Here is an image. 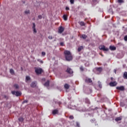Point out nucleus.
I'll return each mask as SVG.
<instances>
[{"mask_svg": "<svg viewBox=\"0 0 127 127\" xmlns=\"http://www.w3.org/2000/svg\"><path fill=\"white\" fill-rule=\"evenodd\" d=\"M65 9H66V10H69L70 8L68 7H66Z\"/></svg>", "mask_w": 127, "mask_h": 127, "instance_id": "49530a36", "label": "nucleus"}, {"mask_svg": "<svg viewBox=\"0 0 127 127\" xmlns=\"http://www.w3.org/2000/svg\"><path fill=\"white\" fill-rule=\"evenodd\" d=\"M25 14H29L30 13V10H28L24 11Z\"/></svg>", "mask_w": 127, "mask_h": 127, "instance_id": "a878e982", "label": "nucleus"}, {"mask_svg": "<svg viewBox=\"0 0 127 127\" xmlns=\"http://www.w3.org/2000/svg\"><path fill=\"white\" fill-rule=\"evenodd\" d=\"M109 48H110V50H112V51H115V50H116L117 49V48H116V47H115L114 46H110L109 47Z\"/></svg>", "mask_w": 127, "mask_h": 127, "instance_id": "9b49d317", "label": "nucleus"}, {"mask_svg": "<svg viewBox=\"0 0 127 127\" xmlns=\"http://www.w3.org/2000/svg\"><path fill=\"white\" fill-rule=\"evenodd\" d=\"M114 73H117V70H116V69L114 70Z\"/></svg>", "mask_w": 127, "mask_h": 127, "instance_id": "de8ad7c7", "label": "nucleus"}, {"mask_svg": "<svg viewBox=\"0 0 127 127\" xmlns=\"http://www.w3.org/2000/svg\"><path fill=\"white\" fill-rule=\"evenodd\" d=\"M35 27H36L35 23H33V27H32L33 29H35Z\"/></svg>", "mask_w": 127, "mask_h": 127, "instance_id": "4c0bfd02", "label": "nucleus"}, {"mask_svg": "<svg viewBox=\"0 0 127 127\" xmlns=\"http://www.w3.org/2000/svg\"><path fill=\"white\" fill-rule=\"evenodd\" d=\"M46 54L45 53V52H42V55L43 56H45Z\"/></svg>", "mask_w": 127, "mask_h": 127, "instance_id": "c03bdc74", "label": "nucleus"}, {"mask_svg": "<svg viewBox=\"0 0 127 127\" xmlns=\"http://www.w3.org/2000/svg\"><path fill=\"white\" fill-rule=\"evenodd\" d=\"M31 87L32 88H35L36 87V82L34 81L31 84Z\"/></svg>", "mask_w": 127, "mask_h": 127, "instance_id": "f8f14e48", "label": "nucleus"}, {"mask_svg": "<svg viewBox=\"0 0 127 127\" xmlns=\"http://www.w3.org/2000/svg\"><path fill=\"white\" fill-rule=\"evenodd\" d=\"M64 28H63L62 26H61L59 28V31H58L59 33H62V32L64 31Z\"/></svg>", "mask_w": 127, "mask_h": 127, "instance_id": "1a4fd4ad", "label": "nucleus"}, {"mask_svg": "<svg viewBox=\"0 0 127 127\" xmlns=\"http://www.w3.org/2000/svg\"><path fill=\"white\" fill-rule=\"evenodd\" d=\"M28 103V100H24L23 101L22 104H27Z\"/></svg>", "mask_w": 127, "mask_h": 127, "instance_id": "e433bc0d", "label": "nucleus"}, {"mask_svg": "<svg viewBox=\"0 0 127 127\" xmlns=\"http://www.w3.org/2000/svg\"><path fill=\"white\" fill-rule=\"evenodd\" d=\"M90 122L92 124H93V123H95V122H96V119H91Z\"/></svg>", "mask_w": 127, "mask_h": 127, "instance_id": "c756f323", "label": "nucleus"}, {"mask_svg": "<svg viewBox=\"0 0 127 127\" xmlns=\"http://www.w3.org/2000/svg\"><path fill=\"white\" fill-rule=\"evenodd\" d=\"M122 120H123V117L120 116L119 117H117L115 119L116 122L118 123L119 122L121 121Z\"/></svg>", "mask_w": 127, "mask_h": 127, "instance_id": "9d476101", "label": "nucleus"}, {"mask_svg": "<svg viewBox=\"0 0 127 127\" xmlns=\"http://www.w3.org/2000/svg\"><path fill=\"white\" fill-rule=\"evenodd\" d=\"M64 54L66 61H72L73 60V56H72L70 51L65 50Z\"/></svg>", "mask_w": 127, "mask_h": 127, "instance_id": "f257e3e1", "label": "nucleus"}, {"mask_svg": "<svg viewBox=\"0 0 127 127\" xmlns=\"http://www.w3.org/2000/svg\"><path fill=\"white\" fill-rule=\"evenodd\" d=\"M66 72H67L68 74H73V70L70 67H67L66 70Z\"/></svg>", "mask_w": 127, "mask_h": 127, "instance_id": "423d86ee", "label": "nucleus"}, {"mask_svg": "<svg viewBox=\"0 0 127 127\" xmlns=\"http://www.w3.org/2000/svg\"><path fill=\"white\" fill-rule=\"evenodd\" d=\"M79 69L81 72H84V66H82V65L80 66Z\"/></svg>", "mask_w": 127, "mask_h": 127, "instance_id": "bb28decb", "label": "nucleus"}, {"mask_svg": "<svg viewBox=\"0 0 127 127\" xmlns=\"http://www.w3.org/2000/svg\"><path fill=\"white\" fill-rule=\"evenodd\" d=\"M50 81L49 80H47V82H46L44 85L45 86V87H49V84H50Z\"/></svg>", "mask_w": 127, "mask_h": 127, "instance_id": "ddd939ff", "label": "nucleus"}, {"mask_svg": "<svg viewBox=\"0 0 127 127\" xmlns=\"http://www.w3.org/2000/svg\"><path fill=\"white\" fill-rule=\"evenodd\" d=\"M26 80L27 81H29V80H30V77H29V76H26Z\"/></svg>", "mask_w": 127, "mask_h": 127, "instance_id": "f704fd0d", "label": "nucleus"}, {"mask_svg": "<svg viewBox=\"0 0 127 127\" xmlns=\"http://www.w3.org/2000/svg\"><path fill=\"white\" fill-rule=\"evenodd\" d=\"M10 73L11 75H15V73H14V70L13 69H10Z\"/></svg>", "mask_w": 127, "mask_h": 127, "instance_id": "6ab92c4d", "label": "nucleus"}, {"mask_svg": "<svg viewBox=\"0 0 127 127\" xmlns=\"http://www.w3.org/2000/svg\"><path fill=\"white\" fill-rule=\"evenodd\" d=\"M98 83L99 88H102V83L101 82V81H98Z\"/></svg>", "mask_w": 127, "mask_h": 127, "instance_id": "cd10ccee", "label": "nucleus"}, {"mask_svg": "<svg viewBox=\"0 0 127 127\" xmlns=\"http://www.w3.org/2000/svg\"><path fill=\"white\" fill-rule=\"evenodd\" d=\"M3 98L4 99H6V100H7L8 99V96H7V95H4L3 96Z\"/></svg>", "mask_w": 127, "mask_h": 127, "instance_id": "c9c22d12", "label": "nucleus"}, {"mask_svg": "<svg viewBox=\"0 0 127 127\" xmlns=\"http://www.w3.org/2000/svg\"><path fill=\"white\" fill-rule=\"evenodd\" d=\"M85 102L86 104H88V105H90L91 104V102H90V100L87 98L85 99Z\"/></svg>", "mask_w": 127, "mask_h": 127, "instance_id": "f3484780", "label": "nucleus"}, {"mask_svg": "<svg viewBox=\"0 0 127 127\" xmlns=\"http://www.w3.org/2000/svg\"><path fill=\"white\" fill-rule=\"evenodd\" d=\"M87 37H88V36H87L85 34H83L80 37V38H83V39H86L87 38Z\"/></svg>", "mask_w": 127, "mask_h": 127, "instance_id": "4be33fe9", "label": "nucleus"}, {"mask_svg": "<svg viewBox=\"0 0 127 127\" xmlns=\"http://www.w3.org/2000/svg\"><path fill=\"white\" fill-rule=\"evenodd\" d=\"M76 127H80V124L78 122H76Z\"/></svg>", "mask_w": 127, "mask_h": 127, "instance_id": "a19ab883", "label": "nucleus"}, {"mask_svg": "<svg viewBox=\"0 0 127 127\" xmlns=\"http://www.w3.org/2000/svg\"><path fill=\"white\" fill-rule=\"evenodd\" d=\"M63 17L65 21L67 20L68 19V15L66 14L64 15Z\"/></svg>", "mask_w": 127, "mask_h": 127, "instance_id": "412c9836", "label": "nucleus"}, {"mask_svg": "<svg viewBox=\"0 0 127 127\" xmlns=\"http://www.w3.org/2000/svg\"><path fill=\"white\" fill-rule=\"evenodd\" d=\"M117 83L116 81H114V82H111L109 83V85L111 87H116V86L117 85Z\"/></svg>", "mask_w": 127, "mask_h": 127, "instance_id": "6e6552de", "label": "nucleus"}, {"mask_svg": "<svg viewBox=\"0 0 127 127\" xmlns=\"http://www.w3.org/2000/svg\"><path fill=\"white\" fill-rule=\"evenodd\" d=\"M111 80L112 81H113V80H114V78H113V77H111Z\"/></svg>", "mask_w": 127, "mask_h": 127, "instance_id": "09e8293b", "label": "nucleus"}, {"mask_svg": "<svg viewBox=\"0 0 127 127\" xmlns=\"http://www.w3.org/2000/svg\"><path fill=\"white\" fill-rule=\"evenodd\" d=\"M101 56H102V57H104V55H101Z\"/></svg>", "mask_w": 127, "mask_h": 127, "instance_id": "8fccbe9b", "label": "nucleus"}, {"mask_svg": "<svg viewBox=\"0 0 127 127\" xmlns=\"http://www.w3.org/2000/svg\"><path fill=\"white\" fill-rule=\"evenodd\" d=\"M85 83H88V84H93V81L91 78L86 77L85 79Z\"/></svg>", "mask_w": 127, "mask_h": 127, "instance_id": "39448f33", "label": "nucleus"}, {"mask_svg": "<svg viewBox=\"0 0 127 127\" xmlns=\"http://www.w3.org/2000/svg\"><path fill=\"white\" fill-rule=\"evenodd\" d=\"M124 40L125 41H127V35H126L125 37H124Z\"/></svg>", "mask_w": 127, "mask_h": 127, "instance_id": "79ce46f5", "label": "nucleus"}, {"mask_svg": "<svg viewBox=\"0 0 127 127\" xmlns=\"http://www.w3.org/2000/svg\"><path fill=\"white\" fill-rule=\"evenodd\" d=\"M96 71H98V72H100V73H101V72H102V71H103V68L102 67H97L96 68Z\"/></svg>", "mask_w": 127, "mask_h": 127, "instance_id": "a211bd4d", "label": "nucleus"}, {"mask_svg": "<svg viewBox=\"0 0 127 127\" xmlns=\"http://www.w3.org/2000/svg\"><path fill=\"white\" fill-rule=\"evenodd\" d=\"M123 77L124 78V79H127V72H124Z\"/></svg>", "mask_w": 127, "mask_h": 127, "instance_id": "b1692460", "label": "nucleus"}, {"mask_svg": "<svg viewBox=\"0 0 127 127\" xmlns=\"http://www.w3.org/2000/svg\"><path fill=\"white\" fill-rule=\"evenodd\" d=\"M18 121L19 122H21V123H22V122H23V121H24V119H23V118H22V117H20L18 118Z\"/></svg>", "mask_w": 127, "mask_h": 127, "instance_id": "393cba45", "label": "nucleus"}, {"mask_svg": "<svg viewBox=\"0 0 127 127\" xmlns=\"http://www.w3.org/2000/svg\"><path fill=\"white\" fill-rule=\"evenodd\" d=\"M100 50H103V51H109V48H106L104 45H100L99 47Z\"/></svg>", "mask_w": 127, "mask_h": 127, "instance_id": "20e7f679", "label": "nucleus"}, {"mask_svg": "<svg viewBox=\"0 0 127 127\" xmlns=\"http://www.w3.org/2000/svg\"><path fill=\"white\" fill-rule=\"evenodd\" d=\"M68 118L69 120H74V116H73V115L69 116Z\"/></svg>", "mask_w": 127, "mask_h": 127, "instance_id": "c85d7f7f", "label": "nucleus"}, {"mask_svg": "<svg viewBox=\"0 0 127 127\" xmlns=\"http://www.w3.org/2000/svg\"><path fill=\"white\" fill-rule=\"evenodd\" d=\"M118 1L119 3H123V2H124V0H118Z\"/></svg>", "mask_w": 127, "mask_h": 127, "instance_id": "7c9ffc66", "label": "nucleus"}, {"mask_svg": "<svg viewBox=\"0 0 127 127\" xmlns=\"http://www.w3.org/2000/svg\"><path fill=\"white\" fill-rule=\"evenodd\" d=\"M60 45L61 46H64V42H61Z\"/></svg>", "mask_w": 127, "mask_h": 127, "instance_id": "37998d69", "label": "nucleus"}, {"mask_svg": "<svg viewBox=\"0 0 127 127\" xmlns=\"http://www.w3.org/2000/svg\"><path fill=\"white\" fill-rule=\"evenodd\" d=\"M117 90H119V91H125V86H117L116 87Z\"/></svg>", "mask_w": 127, "mask_h": 127, "instance_id": "0eeeda50", "label": "nucleus"}, {"mask_svg": "<svg viewBox=\"0 0 127 127\" xmlns=\"http://www.w3.org/2000/svg\"><path fill=\"white\" fill-rule=\"evenodd\" d=\"M74 1H75V0H70V2L71 4H73Z\"/></svg>", "mask_w": 127, "mask_h": 127, "instance_id": "473e14b6", "label": "nucleus"}, {"mask_svg": "<svg viewBox=\"0 0 127 127\" xmlns=\"http://www.w3.org/2000/svg\"><path fill=\"white\" fill-rule=\"evenodd\" d=\"M64 89H66V90H68L70 88V85L67 83H65L64 85Z\"/></svg>", "mask_w": 127, "mask_h": 127, "instance_id": "2eb2a0df", "label": "nucleus"}, {"mask_svg": "<svg viewBox=\"0 0 127 127\" xmlns=\"http://www.w3.org/2000/svg\"><path fill=\"white\" fill-rule=\"evenodd\" d=\"M37 61H38V62H40L41 64H43V61H41L40 59H38Z\"/></svg>", "mask_w": 127, "mask_h": 127, "instance_id": "72a5a7b5", "label": "nucleus"}, {"mask_svg": "<svg viewBox=\"0 0 127 127\" xmlns=\"http://www.w3.org/2000/svg\"><path fill=\"white\" fill-rule=\"evenodd\" d=\"M95 126H98V124H95Z\"/></svg>", "mask_w": 127, "mask_h": 127, "instance_id": "3c124183", "label": "nucleus"}, {"mask_svg": "<svg viewBox=\"0 0 127 127\" xmlns=\"http://www.w3.org/2000/svg\"><path fill=\"white\" fill-rule=\"evenodd\" d=\"M78 23L79 24L80 26H85V25H86V24L85 23V22L83 21L79 22Z\"/></svg>", "mask_w": 127, "mask_h": 127, "instance_id": "dca6fc26", "label": "nucleus"}, {"mask_svg": "<svg viewBox=\"0 0 127 127\" xmlns=\"http://www.w3.org/2000/svg\"><path fill=\"white\" fill-rule=\"evenodd\" d=\"M121 123H122V122H119V124H121Z\"/></svg>", "mask_w": 127, "mask_h": 127, "instance_id": "603ef678", "label": "nucleus"}, {"mask_svg": "<svg viewBox=\"0 0 127 127\" xmlns=\"http://www.w3.org/2000/svg\"><path fill=\"white\" fill-rule=\"evenodd\" d=\"M35 72L37 75H40L43 72V69L40 67H35Z\"/></svg>", "mask_w": 127, "mask_h": 127, "instance_id": "f03ea898", "label": "nucleus"}, {"mask_svg": "<svg viewBox=\"0 0 127 127\" xmlns=\"http://www.w3.org/2000/svg\"><path fill=\"white\" fill-rule=\"evenodd\" d=\"M120 106H121V107H125V103H124V102H121Z\"/></svg>", "mask_w": 127, "mask_h": 127, "instance_id": "2f4dec72", "label": "nucleus"}, {"mask_svg": "<svg viewBox=\"0 0 127 127\" xmlns=\"http://www.w3.org/2000/svg\"><path fill=\"white\" fill-rule=\"evenodd\" d=\"M13 87L15 88V90H18L19 89V85L17 84H15L13 85Z\"/></svg>", "mask_w": 127, "mask_h": 127, "instance_id": "4468645a", "label": "nucleus"}, {"mask_svg": "<svg viewBox=\"0 0 127 127\" xmlns=\"http://www.w3.org/2000/svg\"><path fill=\"white\" fill-rule=\"evenodd\" d=\"M38 17L39 19H42V15H38Z\"/></svg>", "mask_w": 127, "mask_h": 127, "instance_id": "58836bf2", "label": "nucleus"}, {"mask_svg": "<svg viewBox=\"0 0 127 127\" xmlns=\"http://www.w3.org/2000/svg\"><path fill=\"white\" fill-rule=\"evenodd\" d=\"M83 49H84V47H83V46H80L78 48L77 51L80 52L81 50H83Z\"/></svg>", "mask_w": 127, "mask_h": 127, "instance_id": "aec40b11", "label": "nucleus"}, {"mask_svg": "<svg viewBox=\"0 0 127 127\" xmlns=\"http://www.w3.org/2000/svg\"><path fill=\"white\" fill-rule=\"evenodd\" d=\"M11 93L12 94V95H14L15 96H16V97H20V96L22 95L21 92L18 91H12Z\"/></svg>", "mask_w": 127, "mask_h": 127, "instance_id": "7ed1b4c3", "label": "nucleus"}, {"mask_svg": "<svg viewBox=\"0 0 127 127\" xmlns=\"http://www.w3.org/2000/svg\"><path fill=\"white\" fill-rule=\"evenodd\" d=\"M49 39H53V38L52 37V36H49L48 37Z\"/></svg>", "mask_w": 127, "mask_h": 127, "instance_id": "a18cd8bd", "label": "nucleus"}, {"mask_svg": "<svg viewBox=\"0 0 127 127\" xmlns=\"http://www.w3.org/2000/svg\"><path fill=\"white\" fill-rule=\"evenodd\" d=\"M33 29V33H36L37 32V31L36 30V29Z\"/></svg>", "mask_w": 127, "mask_h": 127, "instance_id": "ea45409f", "label": "nucleus"}, {"mask_svg": "<svg viewBox=\"0 0 127 127\" xmlns=\"http://www.w3.org/2000/svg\"><path fill=\"white\" fill-rule=\"evenodd\" d=\"M56 114H58V110L57 109L53 111V115H56Z\"/></svg>", "mask_w": 127, "mask_h": 127, "instance_id": "5701e85b", "label": "nucleus"}]
</instances>
